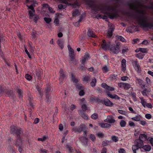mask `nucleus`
Masks as SVG:
<instances>
[{
	"mask_svg": "<svg viewBox=\"0 0 153 153\" xmlns=\"http://www.w3.org/2000/svg\"><path fill=\"white\" fill-rule=\"evenodd\" d=\"M84 89H83L80 90V91L79 92V95L80 96H82L85 94V92L84 91Z\"/></svg>",
	"mask_w": 153,
	"mask_h": 153,
	"instance_id": "obj_62",
	"label": "nucleus"
},
{
	"mask_svg": "<svg viewBox=\"0 0 153 153\" xmlns=\"http://www.w3.org/2000/svg\"><path fill=\"white\" fill-rule=\"evenodd\" d=\"M60 73V77L59 79V80L60 81V83L62 82H62L63 80V79L65 77V75L64 74L63 71L62 69H61L60 70V71H59Z\"/></svg>",
	"mask_w": 153,
	"mask_h": 153,
	"instance_id": "obj_17",
	"label": "nucleus"
},
{
	"mask_svg": "<svg viewBox=\"0 0 153 153\" xmlns=\"http://www.w3.org/2000/svg\"><path fill=\"white\" fill-rule=\"evenodd\" d=\"M117 39L119 41H120L122 42H126V40L121 36H117Z\"/></svg>",
	"mask_w": 153,
	"mask_h": 153,
	"instance_id": "obj_37",
	"label": "nucleus"
},
{
	"mask_svg": "<svg viewBox=\"0 0 153 153\" xmlns=\"http://www.w3.org/2000/svg\"><path fill=\"white\" fill-rule=\"evenodd\" d=\"M87 35L88 36L90 37L93 38H95L96 37V36L93 33V31L91 30L90 29L88 30Z\"/></svg>",
	"mask_w": 153,
	"mask_h": 153,
	"instance_id": "obj_23",
	"label": "nucleus"
},
{
	"mask_svg": "<svg viewBox=\"0 0 153 153\" xmlns=\"http://www.w3.org/2000/svg\"><path fill=\"white\" fill-rule=\"evenodd\" d=\"M89 138L93 141H94L96 140V137L95 135L92 134H90Z\"/></svg>",
	"mask_w": 153,
	"mask_h": 153,
	"instance_id": "obj_47",
	"label": "nucleus"
},
{
	"mask_svg": "<svg viewBox=\"0 0 153 153\" xmlns=\"http://www.w3.org/2000/svg\"><path fill=\"white\" fill-rule=\"evenodd\" d=\"M86 127L85 125L81 124L78 128L74 127L72 129V131L75 133H81L83 131L85 130Z\"/></svg>",
	"mask_w": 153,
	"mask_h": 153,
	"instance_id": "obj_6",
	"label": "nucleus"
},
{
	"mask_svg": "<svg viewBox=\"0 0 153 153\" xmlns=\"http://www.w3.org/2000/svg\"><path fill=\"white\" fill-rule=\"evenodd\" d=\"M100 126L102 128H110L111 125L107 123H102L100 124Z\"/></svg>",
	"mask_w": 153,
	"mask_h": 153,
	"instance_id": "obj_28",
	"label": "nucleus"
},
{
	"mask_svg": "<svg viewBox=\"0 0 153 153\" xmlns=\"http://www.w3.org/2000/svg\"><path fill=\"white\" fill-rule=\"evenodd\" d=\"M42 72L40 71H36V75L37 76L38 79L40 80L41 79Z\"/></svg>",
	"mask_w": 153,
	"mask_h": 153,
	"instance_id": "obj_35",
	"label": "nucleus"
},
{
	"mask_svg": "<svg viewBox=\"0 0 153 153\" xmlns=\"http://www.w3.org/2000/svg\"><path fill=\"white\" fill-rule=\"evenodd\" d=\"M98 115L97 113H94L91 116V118L94 120H96L98 118Z\"/></svg>",
	"mask_w": 153,
	"mask_h": 153,
	"instance_id": "obj_45",
	"label": "nucleus"
},
{
	"mask_svg": "<svg viewBox=\"0 0 153 153\" xmlns=\"http://www.w3.org/2000/svg\"><path fill=\"white\" fill-rule=\"evenodd\" d=\"M96 82L97 80L95 78H94V79H92L90 83L91 86L93 87L95 86Z\"/></svg>",
	"mask_w": 153,
	"mask_h": 153,
	"instance_id": "obj_36",
	"label": "nucleus"
},
{
	"mask_svg": "<svg viewBox=\"0 0 153 153\" xmlns=\"http://www.w3.org/2000/svg\"><path fill=\"white\" fill-rule=\"evenodd\" d=\"M111 139L112 140L115 142H117L118 140V137L115 136H112Z\"/></svg>",
	"mask_w": 153,
	"mask_h": 153,
	"instance_id": "obj_55",
	"label": "nucleus"
},
{
	"mask_svg": "<svg viewBox=\"0 0 153 153\" xmlns=\"http://www.w3.org/2000/svg\"><path fill=\"white\" fill-rule=\"evenodd\" d=\"M140 118L141 117L140 115H138L132 118L131 119L134 121H139L140 120Z\"/></svg>",
	"mask_w": 153,
	"mask_h": 153,
	"instance_id": "obj_42",
	"label": "nucleus"
},
{
	"mask_svg": "<svg viewBox=\"0 0 153 153\" xmlns=\"http://www.w3.org/2000/svg\"><path fill=\"white\" fill-rule=\"evenodd\" d=\"M106 93L112 99H115L117 100H119L120 99V97H118L117 95L116 94H114L113 95L111 94L109 92H107Z\"/></svg>",
	"mask_w": 153,
	"mask_h": 153,
	"instance_id": "obj_16",
	"label": "nucleus"
},
{
	"mask_svg": "<svg viewBox=\"0 0 153 153\" xmlns=\"http://www.w3.org/2000/svg\"><path fill=\"white\" fill-rule=\"evenodd\" d=\"M136 80L137 82L139 84L141 88H145V85L144 84L142 80L137 78Z\"/></svg>",
	"mask_w": 153,
	"mask_h": 153,
	"instance_id": "obj_21",
	"label": "nucleus"
},
{
	"mask_svg": "<svg viewBox=\"0 0 153 153\" xmlns=\"http://www.w3.org/2000/svg\"><path fill=\"white\" fill-rule=\"evenodd\" d=\"M44 19L45 21L48 24L51 22L52 20L51 18H50L45 17Z\"/></svg>",
	"mask_w": 153,
	"mask_h": 153,
	"instance_id": "obj_46",
	"label": "nucleus"
},
{
	"mask_svg": "<svg viewBox=\"0 0 153 153\" xmlns=\"http://www.w3.org/2000/svg\"><path fill=\"white\" fill-rule=\"evenodd\" d=\"M40 153H48V151L45 149L42 148L40 149Z\"/></svg>",
	"mask_w": 153,
	"mask_h": 153,
	"instance_id": "obj_54",
	"label": "nucleus"
},
{
	"mask_svg": "<svg viewBox=\"0 0 153 153\" xmlns=\"http://www.w3.org/2000/svg\"><path fill=\"white\" fill-rule=\"evenodd\" d=\"M118 152L119 153H125V151L123 149L121 148L119 149Z\"/></svg>",
	"mask_w": 153,
	"mask_h": 153,
	"instance_id": "obj_64",
	"label": "nucleus"
},
{
	"mask_svg": "<svg viewBox=\"0 0 153 153\" xmlns=\"http://www.w3.org/2000/svg\"><path fill=\"white\" fill-rule=\"evenodd\" d=\"M118 111L119 113L125 115L126 113V111L121 110H118Z\"/></svg>",
	"mask_w": 153,
	"mask_h": 153,
	"instance_id": "obj_60",
	"label": "nucleus"
},
{
	"mask_svg": "<svg viewBox=\"0 0 153 153\" xmlns=\"http://www.w3.org/2000/svg\"><path fill=\"white\" fill-rule=\"evenodd\" d=\"M102 49L105 50H106L108 49L110 50V48L111 47V42L109 41H108V43H106L105 40L104 39L102 40Z\"/></svg>",
	"mask_w": 153,
	"mask_h": 153,
	"instance_id": "obj_7",
	"label": "nucleus"
},
{
	"mask_svg": "<svg viewBox=\"0 0 153 153\" xmlns=\"http://www.w3.org/2000/svg\"><path fill=\"white\" fill-rule=\"evenodd\" d=\"M135 70L137 71L138 73H140L141 71V69L140 66L138 65L135 67H134Z\"/></svg>",
	"mask_w": 153,
	"mask_h": 153,
	"instance_id": "obj_51",
	"label": "nucleus"
},
{
	"mask_svg": "<svg viewBox=\"0 0 153 153\" xmlns=\"http://www.w3.org/2000/svg\"><path fill=\"white\" fill-rule=\"evenodd\" d=\"M105 8L108 12H106L108 17L111 19H113L117 16V14L112 7H105Z\"/></svg>",
	"mask_w": 153,
	"mask_h": 153,
	"instance_id": "obj_3",
	"label": "nucleus"
},
{
	"mask_svg": "<svg viewBox=\"0 0 153 153\" xmlns=\"http://www.w3.org/2000/svg\"><path fill=\"white\" fill-rule=\"evenodd\" d=\"M126 60L123 59L121 61L122 70L123 71H125L126 70Z\"/></svg>",
	"mask_w": 153,
	"mask_h": 153,
	"instance_id": "obj_20",
	"label": "nucleus"
},
{
	"mask_svg": "<svg viewBox=\"0 0 153 153\" xmlns=\"http://www.w3.org/2000/svg\"><path fill=\"white\" fill-rule=\"evenodd\" d=\"M120 45L118 43L113 45L110 48V50L114 54H117L120 51Z\"/></svg>",
	"mask_w": 153,
	"mask_h": 153,
	"instance_id": "obj_5",
	"label": "nucleus"
},
{
	"mask_svg": "<svg viewBox=\"0 0 153 153\" xmlns=\"http://www.w3.org/2000/svg\"><path fill=\"white\" fill-rule=\"evenodd\" d=\"M33 3L30 6H27L29 9H31V10L29 11V17L31 19H33V16L35 15L33 14V13H34L35 10L34 9V7L35 6V4H37V3L36 1H33Z\"/></svg>",
	"mask_w": 153,
	"mask_h": 153,
	"instance_id": "obj_4",
	"label": "nucleus"
},
{
	"mask_svg": "<svg viewBox=\"0 0 153 153\" xmlns=\"http://www.w3.org/2000/svg\"><path fill=\"white\" fill-rule=\"evenodd\" d=\"M118 85L120 87L126 90L128 89L131 87V86L130 84L126 83H119Z\"/></svg>",
	"mask_w": 153,
	"mask_h": 153,
	"instance_id": "obj_9",
	"label": "nucleus"
},
{
	"mask_svg": "<svg viewBox=\"0 0 153 153\" xmlns=\"http://www.w3.org/2000/svg\"><path fill=\"white\" fill-rule=\"evenodd\" d=\"M145 55L144 54L142 53H139L138 54H136L135 55V56L137 58H138L139 59H142Z\"/></svg>",
	"mask_w": 153,
	"mask_h": 153,
	"instance_id": "obj_30",
	"label": "nucleus"
},
{
	"mask_svg": "<svg viewBox=\"0 0 153 153\" xmlns=\"http://www.w3.org/2000/svg\"><path fill=\"white\" fill-rule=\"evenodd\" d=\"M39 19V16L38 15H35L33 20L35 22H36L38 19Z\"/></svg>",
	"mask_w": 153,
	"mask_h": 153,
	"instance_id": "obj_58",
	"label": "nucleus"
},
{
	"mask_svg": "<svg viewBox=\"0 0 153 153\" xmlns=\"http://www.w3.org/2000/svg\"><path fill=\"white\" fill-rule=\"evenodd\" d=\"M17 92L18 94V96L20 98H22L23 97V91L20 89H18Z\"/></svg>",
	"mask_w": 153,
	"mask_h": 153,
	"instance_id": "obj_31",
	"label": "nucleus"
},
{
	"mask_svg": "<svg viewBox=\"0 0 153 153\" xmlns=\"http://www.w3.org/2000/svg\"><path fill=\"white\" fill-rule=\"evenodd\" d=\"M25 77L27 80L29 81L31 80L32 78L31 76L27 74L25 75Z\"/></svg>",
	"mask_w": 153,
	"mask_h": 153,
	"instance_id": "obj_52",
	"label": "nucleus"
},
{
	"mask_svg": "<svg viewBox=\"0 0 153 153\" xmlns=\"http://www.w3.org/2000/svg\"><path fill=\"white\" fill-rule=\"evenodd\" d=\"M132 64L134 67H135L138 65V64L137 61V60L134 61H133L132 62Z\"/></svg>",
	"mask_w": 153,
	"mask_h": 153,
	"instance_id": "obj_63",
	"label": "nucleus"
},
{
	"mask_svg": "<svg viewBox=\"0 0 153 153\" xmlns=\"http://www.w3.org/2000/svg\"><path fill=\"white\" fill-rule=\"evenodd\" d=\"M66 148L68 150L69 152H72V148L70 145H67L66 146Z\"/></svg>",
	"mask_w": 153,
	"mask_h": 153,
	"instance_id": "obj_57",
	"label": "nucleus"
},
{
	"mask_svg": "<svg viewBox=\"0 0 153 153\" xmlns=\"http://www.w3.org/2000/svg\"><path fill=\"white\" fill-rule=\"evenodd\" d=\"M96 18L97 19H105L106 18V16H104L102 17L100 14H97L96 16Z\"/></svg>",
	"mask_w": 153,
	"mask_h": 153,
	"instance_id": "obj_53",
	"label": "nucleus"
},
{
	"mask_svg": "<svg viewBox=\"0 0 153 153\" xmlns=\"http://www.w3.org/2000/svg\"><path fill=\"white\" fill-rule=\"evenodd\" d=\"M79 139L82 144L85 146L88 145V139L87 137L82 136L79 138Z\"/></svg>",
	"mask_w": 153,
	"mask_h": 153,
	"instance_id": "obj_12",
	"label": "nucleus"
},
{
	"mask_svg": "<svg viewBox=\"0 0 153 153\" xmlns=\"http://www.w3.org/2000/svg\"><path fill=\"white\" fill-rule=\"evenodd\" d=\"M138 51H140L142 53H147V50L146 48H138Z\"/></svg>",
	"mask_w": 153,
	"mask_h": 153,
	"instance_id": "obj_40",
	"label": "nucleus"
},
{
	"mask_svg": "<svg viewBox=\"0 0 153 153\" xmlns=\"http://www.w3.org/2000/svg\"><path fill=\"white\" fill-rule=\"evenodd\" d=\"M79 115L85 120L88 119V117L87 114H86L85 113L80 111L79 113Z\"/></svg>",
	"mask_w": 153,
	"mask_h": 153,
	"instance_id": "obj_24",
	"label": "nucleus"
},
{
	"mask_svg": "<svg viewBox=\"0 0 153 153\" xmlns=\"http://www.w3.org/2000/svg\"><path fill=\"white\" fill-rule=\"evenodd\" d=\"M150 91V90H148L146 88L142 91V93L143 96H147V94Z\"/></svg>",
	"mask_w": 153,
	"mask_h": 153,
	"instance_id": "obj_34",
	"label": "nucleus"
},
{
	"mask_svg": "<svg viewBox=\"0 0 153 153\" xmlns=\"http://www.w3.org/2000/svg\"><path fill=\"white\" fill-rule=\"evenodd\" d=\"M51 88L50 86H48L46 88L45 91L46 99L45 100L48 102H49L50 100Z\"/></svg>",
	"mask_w": 153,
	"mask_h": 153,
	"instance_id": "obj_8",
	"label": "nucleus"
},
{
	"mask_svg": "<svg viewBox=\"0 0 153 153\" xmlns=\"http://www.w3.org/2000/svg\"><path fill=\"white\" fill-rule=\"evenodd\" d=\"M147 139L150 142L152 146H153V137H149Z\"/></svg>",
	"mask_w": 153,
	"mask_h": 153,
	"instance_id": "obj_44",
	"label": "nucleus"
},
{
	"mask_svg": "<svg viewBox=\"0 0 153 153\" xmlns=\"http://www.w3.org/2000/svg\"><path fill=\"white\" fill-rule=\"evenodd\" d=\"M91 100L92 101H94L95 102H97L98 103L100 102H102V100H101L96 97H93L92 98Z\"/></svg>",
	"mask_w": 153,
	"mask_h": 153,
	"instance_id": "obj_33",
	"label": "nucleus"
},
{
	"mask_svg": "<svg viewBox=\"0 0 153 153\" xmlns=\"http://www.w3.org/2000/svg\"><path fill=\"white\" fill-rule=\"evenodd\" d=\"M147 139V135L145 134H140L139 136V139L142 140L143 141Z\"/></svg>",
	"mask_w": 153,
	"mask_h": 153,
	"instance_id": "obj_25",
	"label": "nucleus"
},
{
	"mask_svg": "<svg viewBox=\"0 0 153 153\" xmlns=\"http://www.w3.org/2000/svg\"><path fill=\"white\" fill-rule=\"evenodd\" d=\"M110 142L109 141H103L102 143V146H106L109 144Z\"/></svg>",
	"mask_w": 153,
	"mask_h": 153,
	"instance_id": "obj_49",
	"label": "nucleus"
},
{
	"mask_svg": "<svg viewBox=\"0 0 153 153\" xmlns=\"http://www.w3.org/2000/svg\"><path fill=\"white\" fill-rule=\"evenodd\" d=\"M129 5L131 9L136 11L137 7L139 5V4L130 3Z\"/></svg>",
	"mask_w": 153,
	"mask_h": 153,
	"instance_id": "obj_19",
	"label": "nucleus"
},
{
	"mask_svg": "<svg viewBox=\"0 0 153 153\" xmlns=\"http://www.w3.org/2000/svg\"><path fill=\"white\" fill-rule=\"evenodd\" d=\"M90 57L88 53H85L83 57H82V60L81 61V63L84 65L85 62L89 59Z\"/></svg>",
	"mask_w": 153,
	"mask_h": 153,
	"instance_id": "obj_13",
	"label": "nucleus"
},
{
	"mask_svg": "<svg viewBox=\"0 0 153 153\" xmlns=\"http://www.w3.org/2000/svg\"><path fill=\"white\" fill-rule=\"evenodd\" d=\"M140 14L136 17L137 21L140 27L143 28L153 29V23L147 22V17L145 15L144 12L140 11Z\"/></svg>",
	"mask_w": 153,
	"mask_h": 153,
	"instance_id": "obj_1",
	"label": "nucleus"
},
{
	"mask_svg": "<svg viewBox=\"0 0 153 153\" xmlns=\"http://www.w3.org/2000/svg\"><path fill=\"white\" fill-rule=\"evenodd\" d=\"M140 99L141 103L142 104L143 106L145 107L146 106V102L145 101L143 97H140Z\"/></svg>",
	"mask_w": 153,
	"mask_h": 153,
	"instance_id": "obj_41",
	"label": "nucleus"
},
{
	"mask_svg": "<svg viewBox=\"0 0 153 153\" xmlns=\"http://www.w3.org/2000/svg\"><path fill=\"white\" fill-rule=\"evenodd\" d=\"M79 13V11L77 9H76L74 10L73 11L72 15L73 16H74L76 15H78Z\"/></svg>",
	"mask_w": 153,
	"mask_h": 153,
	"instance_id": "obj_43",
	"label": "nucleus"
},
{
	"mask_svg": "<svg viewBox=\"0 0 153 153\" xmlns=\"http://www.w3.org/2000/svg\"><path fill=\"white\" fill-rule=\"evenodd\" d=\"M48 138V137L45 136H44L42 138H38V141H41L42 142L46 140Z\"/></svg>",
	"mask_w": 153,
	"mask_h": 153,
	"instance_id": "obj_50",
	"label": "nucleus"
},
{
	"mask_svg": "<svg viewBox=\"0 0 153 153\" xmlns=\"http://www.w3.org/2000/svg\"><path fill=\"white\" fill-rule=\"evenodd\" d=\"M105 121L109 123H114L115 120L114 119L112 116H109L107 117V118L106 119Z\"/></svg>",
	"mask_w": 153,
	"mask_h": 153,
	"instance_id": "obj_18",
	"label": "nucleus"
},
{
	"mask_svg": "<svg viewBox=\"0 0 153 153\" xmlns=\"http://www.w3.org/2000/svg\"><path fill=\"white\" fill-rule=\"evenodd\" d=\"M76 87L77 89L79 90H82L84 89V88L82 86V85L79 83H76L75 84Z\"/></svg>",
	"mask_w": 153,
	"mask_h": 153,
	"instance_id": "obj_26",
	"label": "nucleus"
},
{
	"mask_svg": "<svg viewBox=\"0 0 153 153\" xmlns=\"http://www.w3.org/2000/svg\"><path fill=\"white\" fill-rule=\"evenodd\" d=\"M131 95L133 100L135 101H136L137 99L135 93L134 92H131Z\"/></svg>",
	"mask_w": 153,
	"mask_h": 153,
	"instance_id": "obj_48",
	"label": "nucleus"
},
{
	"mask_svg": "<svg viewBox=\"0 0 153 153\" xmlns=\"http://www.w3.org/2000/svg\"><path fill=\"white\" fill-rule=\"evenodd\" d=\"M25 51L27 55L29 58L30 59L31 58V56L30 55V54L28 51L26 47L25 48Z\"/></svg>",
	"mask_w": 153,
	"mask_h": 153,
	"instance_id": "obj_59",
	"label": "nucleus"
},
{
	"mask_svg": "<svg viewBox=\"0 0 153 153\" xmlns=\"http://www.w3.org/2000/svg\"><path fill=\"white\" fill-rule=\"evenodd\" d=\"M142 148L146 151L149 152L151 149V147L150 145H147L145 146L143 145Z\"/></svg>",
	"mask_w": 153,
	"mask_h": 153,
	"instance_id": "obj_27",
	"label": "nucleus"
},
{
	"mask_svg": "<svg viewBox=\"0 0 153 153\" xmlns=\"http://www.w3.org/2000/svg\"><path fill=\"white\" fill-rule=\"evenodd\" d=\"M22 141L20 137H17L15 142V145L17 147H20L22 146Z\"/></svg>",
	"mask_w": 153,
	"mask_h": 153,
	"instance_id": "obj_15",
	"label": "nucleus"
},
{
	"mask_svg": "<svg viewBox=\"0 0 153 153\" xmlns=\"http://www.w3.org/2000/svg\"><path fill=\"white\" fill-rule=\"evenodd\" d=\"M82 108L83 111H85L87 109V107L85 104H83L82 105Z\"/></svg>",
	"mask_w": 153,
	"mask_h": 153,
	"instance_id": "obj_61",
	"label": "nucleus"
},
{
	"mask_svg": "<svg viewBox=\"0 0 153 153\" xmlns=\"http://www.w3.org/2000/svg\"><path fill=\"white\" fill-rule=\"evenodd\" d=\"M23 131L21 128L17 129L15 132L14 135H16L17 137H19L20 136V134L22 133Z\"/></svg>",
	"mask_w": 153,
	"mask_h": 153,
	"instance_id": "obj_22",
	"label": "nucleus"
},
{
	"mask_svg": "<svg viewBox=\"0 0 153 153\" xmlns=\"http://www.w3.org/2000/svg\"><path fill=\"white\" fill-rule=\"evenodd\" d=\"M72 79L74 82L75 83V84L78 81V80L74 77L73 74H72Z\"/></svg>",
	"mask_w": 153,
	"mask_h": 153,
	"instance_id": "obj_56",
	"label": "nucleus"
},
{
	"mask_svg": "<svg viewBox=\"0 0 153 153\" xmlns=\"http://www.w3.org/2000/svg\"><path fill=\"white\" fill-rule=\"evenodd\" d=\"M10 131L12 134L13 135L15 134V132L17 129L16 126H11L10 127Z\"/></svg>",
	"mask_w": 153,
	"mask_h": 153,
	"instance_id": "obj_32",
	"label": "nucleus"
},
{
	"mask_svg": "<svg viewBox=\"0 0 153 153\" xmlns=\"http://www.w3.org/2000/svg\"><path fill=\"white\" fill-rule=\"evenodd\" d=\"M110 25L111 26L110 27V28L108 29L106 34L107 37L108 38L112 36L113 32L114 30V27L112 25L110 24L109 26Z\"/></svg>",
	"mask_w": 153,
	"mask_h": 153,
	"instance_id": "obj_10",
	"label": "nucleus"
},
{
	"mask_svg": "<svg viewBox=\"0 0 153 153\" xmlns=\"http://www.w3.org/2000/svg\"><path fill=\"white\" fill-rule=\"evenodd\" d=\"M101 86L102 87L108 91H112L114 90V87L109 86L105 83H102Z\"/></svg>",
	"mask_w": 153,
	"mask_h": 153,
	"instance_id": "obj_14",
	"label": "nucleus"
},
{
	"mask_svg": "<svg viewBox=\"0 0 153 153\" xmlns=\"http://www.w3.org/2000/svg\"><path fill=\"white\" fill-rule=\"evenodd\" d=\"M102 101V103L104 104L106 106L111 107L114 105L113 103L109 100L106 98L104 99Z\"/></svg>",
	"mask_w": 153,
	"mask_h": 153,
	"instance_id": "obj_11",
	"label": "nucleus"
},
{
	"mask_svg": "<svg viewBox=\"0 0 153 153\" xmlns=\"http://www.w3.org/2000/svg\"><path fill=\"white\" fill-rule=\"evenodd\" d=\"M126 124V122L123 120H122L120 122V125L121 127H124Z\"/></svg>",
	"mask_w": 153,
	"mask_h": 153,
	"instance_id": "obj_38",
	"label": "nucleus"
},
{
	"mask_svg": "<svg viewBox=\"0 0 153 153\" xmlns=\"http://www.w3.org/2000/svg\"><path fill=\"white\" fill-rule=\"evenodd\" d=\"M69 56L71 58V60L73 61L75 59V54L74 51H71L69 52Z\"/></svg>",
	"mask_w": 153,
	"mask_h": 153,
	"instance_id": "obj_29",
	"label": "nucleus"
},
{
	"mask_svg": "<svg viewBox=\"0 0 153 153\" xmlns=\"http://www.w3.org/2000/svg\"><path fill=\"white\" fill-rule=\"evenodd\" d=\"M144 144L142 140L140 139L136 140L134 142V145L132 146V149L134 153H136V151L139 149L142 148Z\"/></svg>",
	"mask_w": 153,
	"mask_h": 153,
	"instance_id": "obj_2",
	"label": "nucleus"
},
{
	"mask_svg": "<svg viewBox=\"0 0 153 153\" xmlns=\"http://www.w3.org/2000/svg\"><path fill=\"white\" fill-rule=\"evenodd\" d=\"M103 73H107L109 71L108 68L106 66H104L102 68Z\"/></svg>",
	"mask_w": 153,
	"mask_h": 153,
	"instance_id": "obj_39",
	"label": "nucleus"
}]
</instances>
